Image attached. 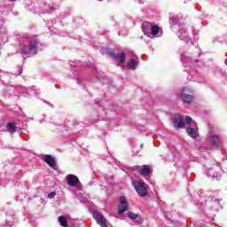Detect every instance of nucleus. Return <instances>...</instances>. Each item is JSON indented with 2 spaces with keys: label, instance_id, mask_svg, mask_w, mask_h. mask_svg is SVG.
Returning <instances> with one entry per match:
<instances>
[{
  "label": "nucleus",
  "instance_id": "obj_1",
  "mask_svg": "<svg viewBox=\"0 0 227 227\" xmlns=\"http://www.w3.org/2000/svg\"><path fill=\"white\" fill-rule=\"evenodd\" d=\"M181 98L184 104H191L194 100V90L189 87H184L181 92Z\"/></svg>",
  "mask_w": 227,
  "mask_h": 227
},
{
  "label": "nucleus",
  "instance_id": "obj_2",
  "mask_svg": "<svg viewBox=\"0 0 227 227\" xmlns=\"http://www.w3.org/2000/svg\"><path fill=\"white\" fill-rule=\"evenodd\" d=\"M93 217L96 223L101 227H107V219L104 217V215L98 211H94Z\"/></svg>",
  "mask_w": 227,
  "mask_h": 227
},
{
  "label": "nucleus",
  "instance_id": "obj_3",
  "mask_svg": "<svg viewBox=\"0 0 227 227\" xmlns=\"http://www.w3.org/2000/svg\"><path fill=\"white\" fill-rule=\"evenodd\" d=\"M127 210H129V204L127 203V198L121 197L118 214L121 215L122 214H125Z\"/></svg>",
  "mask_w": 227,
  "mask_h": 227
},
{
  "label": "nucleus",
  "instance_id": "obj_4",
  "mask_svg": "<svg viewBox=\"0 0 227 227\" xmlns=\"http://www.w3.org/2000/svg\"><path fill=\"white\" fill-rule=\"evenodd\" d=\"M134 187L139 196H142L143 198L146 196V187H145V184L137 182L134 183Z\"/></svg>",
  "mask_w": 227,
  "mask_h": 227
},
{
  "label": "nucleus",
  "instance_id": "obj_5",
  "mask_svg": "<svg viewBox=\"0 0 227 227\" xmlns=\"http://www.w3.org/2000/svg\"><path fill=\"white\" fill-rule=\"evenodd\" d=\"M173 125L176 129H184L185 127V121L182 116L176 117L173 121Z\"/></svg>",
  "mask_w": 227,
  "mask_h": 227
},
{
  "label": "nucleus",
  "instance_id": "obj_6",
  "mask_svg": "<svg viewBox=\"0 0 227 227\" xmlns=\"http://www.w3.org/2000/svg\"><path fill=\"white\" fill-rule=\"evenodd\" d=\"M67 185L70 187H75L79 184V177L77 176L69 175L67 176Z\"/></svg>",
  "mask_w": 227,
  "mask_h": 227
},
{
  "label": "nucleus",
  "instance_id": "obj_7",
  "mask_svg": "<svg viewBox=\"0 0 227 227\" xmlns=\"http://www.w3.org/2000/svg\"><path fill=\"white\" fill-rule=\"evenodd\" d=\"M44 162H46V164L51 168H54V166H56V160L51 154L45 155Z\"/></svg>",
  "mask_w": 227,
  "mask_h": 227
},
{
  "label": "nucleus",
  "instance_id": "obj_8",
  "mask_svg": "<svg viewBox=\"0 0 227 227\" xmlns=\"http://www.w3.org/2000/svg\"><path fill=\"white\" fill-rule=\"evenodd\" d=\"M186 133L190 137H192V139H196V137H198V132L193 128L186 129Z\"/></svg>",
  "mask_w": 227,
  "mask_h": 227
},
{
  "label": "nucleus",
  "instance_id": "obj_9",
  "mask_svg": "<svg viewBox=\"0 0 227 227\" xmlns=\"http://www.w3.org/2000/svg\"><path fill=\"white\" fill-rule=\"evenodd\" d=\"M150 173H152V169L147 165L144 166V168L139 172L141 176H148Z\"/></svg>",
  "mask_w": 227,
  "mask_h": 227
},
{
  "label": "nucleus",
  "instance_id": "obj_10",
  "mask_svg": "<svg viewBox=\"0 0 227 227\" xmlns=\"http://www.w3.org/2000/svg\"><path fill=\"white\" fill-rule=\"evenodd\" d=\"M209 139H210L213 146H215V148H217L219 146V136L213 135V136L209 137Z\"/></svg>",
  "mask_w": 227,
  "mask_h": 227
},
{
  "label": "nucleus",
  "instance_id": "obj_11",
  "mask_svg": "<svg viewBox=\"0 0 227 227\" xmlns=\"http://www.w3.org/2000/svg\"><path fill=\"white\" fill-rule=\"evenodd\" d=\"M7 130L10 134H15L17 132V127L14 122H9L7 124Z\"/></svg>",
  "mask_w": 227,
  "mask_h": 227
},
{
  "label": "nucleus",
  "instance_id": "obj_12",
  "mask_svg": "<svg viewBox=\"0 0 227 227\" xmlns=\"http://www.w3.org/2000/svg\"><path fill=\"white\" fill-rule=\"evenodd\" d=\"M58 220H59L60 226L68 227V221H67V217H65L64 215H60V216H59Z\"/></svg>",
  "mask_w": 227,
  "mask_h": 227
},
{
  "label": "nucleus",
  "instance_id": "obj_13",
  "mask_svg": "<svg viewBox=\"0 0 227 227\" xmlns=\"http://www.w3.org/2000/svg\"><path fill=\"white\" fill-rule=\"evenodd\" d=\"M128 70H136V67H137V62L134 59H131L129 63H128Z\"/></svg>",
  "mask_w": 227,
  "mask_h": 227
},
{
  "label": "nucleus",
  "instance_id": "obj_14",
  "mask_svg": "<svg viewBox=\"0 0 227 227\" xmlns=\"http://www.w3.org/2000/svg\"><path fill=\"white\" fill-rule=\"evenodd\" d=\"M159 26L153 25L151 27V35H153V36L159 35Z\"/></svg>",
  "mask_w": 227,
  "mask_h": 227
},
{
  "label": "nucleus",
  "instance_id": "obj_15",
  "mask_svg": "<svg viewBox=\"0 0 227 227\" xmlns=\"http://www.w3.org/2000/svg\"><path fill=\"white\" fill-rule=\"evenodd\" d=\"M106 54H108V56H111V58H113L114 59H118V55H116V53H114V51L111 50H107Z\"/></svg>",
  "mask_w": 227,
  "mask_h": 227
},
{
  "label": "nucleus",
  "instance_id": "obj_16",
  "mask_svg": "<svg viewBox=\"0 0 227 227\" xmlns=\"http://www.w3.org/2000/svg\"><path fill=\"white\" fill-rule=\"evenodd\" d=\"M36 43H38L37 40H33L30 43V51H36Z\"/></svg>",
  "mask_w": 227,
  "mask_h": 227
},
{
  "label": "nucleus",
  "instance_id": "obj_17",
  "mask_svg": "<svg viewBox=\"0 0 227 227\" xmlns=\"http://www.w3.org/2000/svg\"><path fill=\"white\" fill-rule=\"evenodd\" d=\"M119 59H120V63L123 64L125 63V53L121 52L120 56H118Z\"/></svg>",
  "mask_w": 227,
  "mask_h": 227
},
{
  "label": "nucleus",
  "instance_id": "obj_18",
  "mask_svg": "<svg viewBox=\"0 0 227 227\" xmlns=\"http://www.w3.org/2000/svg\"><path fill=\"white\" fill-rule=\"evenodd\" d=\"M128 217H129V219H137V215L136 213H134V212H129V213L128 214Z\"/></svg>",
  "mask_w": 227,
  "mask_h": 227
},
{
  "label": "nucleus",
  "instance_id": "obj_19",
  "mask_svg": "<svg viewBox=\"0 0 227 227\" xmlns=\"http://www.w3.org/2000/svg\"><path fill=\"white\" fill-rule=\"evenodd\" d=\"M27 52H29V48L27 46H24L21 49V54H27Z\"/></svg>",
  "mask_w": 227,
  "mask_h": 227
},
{
  "label": "nucleus",
  "instance_id": "obj_20",
  "mask_svg": "<svg viewBox=\"0 0 227 227\" xmlns=\"http://www.w3.org/2000/svg\"><path fill=\"white\" fill-rule=\"evenodd\" d=\"M48 198L49 200H54V198H56V192H51L48 194Z\"/></svg>",
  "mask_w": 227,
  "mask_h": 227
},
{
  "label": "nucleus",
  "instance_id": "obj_21",
  "mask_svg": "<svg viewBox=\"0 0 227 227\" xmlns=\"http://www.w3.org/2000/svg\"><path fill=\"white\" fill-rule=\"evenodd\" d=\"M192 122V118L191 116H187L186 117V124L191 125Z\"/></svg>",
  "mask_w": 227,
  "mask_h": 227
},
{
  "label": "nucleus",
  "instance_id": "obj_22",
  "mask_svg": "<svg viewBox=\"0 0 227 227\" xmlns=\"http://www.w3.org/2000/svg\"><path fill=\"white\" fill-rule=\"evenodd\" d=\"M221 201H223V200H221V199H215V200H214V202L217 203V205H220Z\"/></svg>",
  "mask_w": 227,
  "mask_h": 227
},
{
  "label": "nucleus",
  "instance_id": "obj_23",
  "mask_svg": "<svg viewBox=\"0 0 227 227\" xmlns=\"http://www.w3.org/2000/svg\"><path fill=\"white\" fill-rule=\"evenodd\" d=\"M11 1H16V0H11Z\"/></svg>",
  "mask_w": 227,
  "mask_h": 227
}]
</instances>
